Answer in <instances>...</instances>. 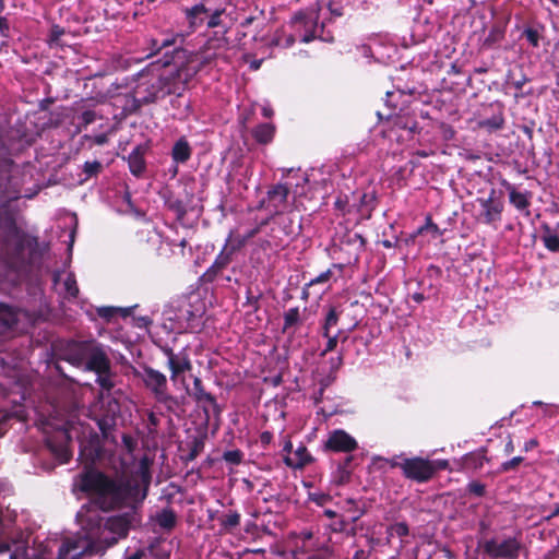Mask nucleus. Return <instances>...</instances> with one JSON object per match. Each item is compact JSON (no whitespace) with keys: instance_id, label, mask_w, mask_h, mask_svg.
<instances>
[{"instance_id":"f257e3e1","label":"nucleus","mask_w":559,"mask_h":559,"mask_svg":"<svg viewBox=\"0 0 559 559\" xmlns=\"http://www.w3.org/2000/svg\"><path fill=\"white\" fill-rule=\"evenodd\" d=\"M150 483V466L145 460L130 477L117 481L97 471L82 474L75 488L93 497L92 506H83L76 514L84 534L53 542L51 547H57V559L100 556L126 536L129 528L140 522L138 507L145 499Z\"/></svg>"},{"instance_id":"f03ea898","label":"nucleus","mask_w":559,"mask_h":559,"mask_svg":"<svg viewBox=\"0 0 559 559\" xmlns=\"http://www.w3.org/2000/svg\"><path fill=\"white\" fill-rule=\"evenodd\" d=\"M214 55L195 56L180 68L166 67L164 72L152 78L148 83H140L134 90V99L140 105L148 104L168 94H178L186 88L189 81L198 73L201 63L209 62Z\"/></svg>"},{"instance_id":"7ed1b4c3","label":"nucleus","mask_w":559,"mask_h":559,"mask_svg":"<svg viewBox=\"0 0 559 559\" xmlns=\"http://www.w3.org/2000/svg\"><path fill=\"white\" fill-rule=\"evenodd\" d=\"M318 12L316 10H306L296 13L290 20L289 27L292 32L284 39L278 38L277 45L290 47L295 41L309 43L314 38L329 40L319 33L323 32V26L318 25Z\"/></svg>"},{"instance_id":"20e7f679","label":"nucleus","mask_w":559,"mask_h":559,"mask_svg":"<svg viewBox=\"0 0 559 559\" xmlns=\"http://www.w3.org/2000/svg\"><path fill=\"white\" fill-rule=\"evenodd\" d=\"M9 511L0 509V555H9V559H29L27 557L28 542L22 534L14 536L13 531L4 518Z\"/></svg>"},{"instance_id":"39448f33","label":"nucleus","mask_w":559,"mask_h":559,"mask_svg":"<svg viewBox=\"0 0 559 559\" xmlns=\"http://www.w3.org/2000/svg\"><path fill=\"white\" fill-rule=\"evenodd\" d=\"M447 461H430L420 456L404 459L403 475L417 483L428 481L439 468H445Z\"/></svg>"},{"instance_id":"423d86ee","label":"nucleus","mask_w":559,"mask_h":559,"mask_svg":"<svg viewBox=\"0 0 559 559\" xmlns=\"http://www.w3.org/2000/svg\"><path fill=\"white\" fill-rule=\"evenodd\" d=\"M259 231V228H252L248 230L245 235H236L234 233H230L223 250L219 252V254L216 257L212 270L215 272H219L223 269H225L231 261L233 254L239 250L245 243L254 237Z\"/></svg>"},{"instance_id":"0eeeda50","label":"nucleus","mask_w":559,"mask_h":559,"mask_svg":"<svg viewBox=\"0 0 559 559\" xmlns=\"http://www.w3.org/2000/svg\"><path fill=\"white\" fill-rule=\"evenodd\" d=\"M138 377L143 381L145 388L152 392L157 402L166 403L171 400L170 394L167 392V378L163 372L145 366L138 373Z\"/></svg>"},{"instance_id":"6e6552de","label":"nucleus","mask_w":559,"mask_h":559,"mask_svg":"<svg viewBox=\"0 0 559 559\" xmlns=\"http://www.w3.org/2000/svg\"><path fill=\"white\" fill-rule=\"evenodd\" d=\"M486 551L491 557L515 559L524 556V549L516 538H495L486 543Z\"/></svg>"},{"instance_id":"1a4fd4ad","label":"nucleus","mask_w":559,"mask_h":559,"mask_svg":"<svg viewBox=\"0 0 559 559\" xmlns=\"http://www.w3.org/2000/svg\"><path fill=\"white\" fill-rule=\"evenodd\" d=\"M477 203L481 209L480 216L484 223L493 224L501 219L503 203L493 189L487 198H478Z\"/></svg>"},{"instance_id":"9d476101","label":"nucleus","mask_w":559,"mask_h":559,"mask_svg":"<svg viewBox=\"0 0 559 559\" xmlns=\"http://www.w3.org/2000/svg\"><path fill=\"white\" fill-rule=\"evenodd\" d=\"M83 368L95 372L110 371V360L104 347L95 341H92L90 344L86 362Z\"/></svg>"},{"instance_id":"9b49d317","label":"nucleus","mask_w":559,"mask_h":559,"mask_svg":"<svg viewBox=\"0 0 559 559\" xmlns=\"http://www.w3.org/2000/svg\"><path fill=\"white\" fill-rule=\"evenodd\" d=\"M325 449L334 452H352L357 449V441L345 430L336 429L330 432Z\"/></svg>"},{"instance_id":"f8f14e48","label":"nucleus","mask_w":559,"mask_h":559,"mask_svg":"<svg viewBox=\"0 0 559 559\" xmlns=\"http://www.w3.org/2000/svg\"><path fill=\"white\" fill-rule=\"evenodd\" d=\"M92 341H71L64 346L62 357L73 366L82 367L86 362V356Z\"/></svg>"},{"instance_id":"ddd939ff","label":"nucleus","mask_w":559,"mask_h":559,"mask_svg":"<svg viewBox=\"0 0 559 559\" xmlns=\"http://www.w3.org/2000/svg\"><path fill=\"white\" fill-rule=\"evenodd\" d=\"M287 197L288 188L280 183L267 192V197L262 204L271 213L280 214L287 207Z\"/></svg>"},{"instance_id":"4468645a","label":"nucleus","mask_w":559,"mask_h":559,"mask_svg":"<svg viewBox=\"0 0 559 559\" xmlns=\"http://www.w3.org/2000/svg\"><path fill=\"white\" fill-rule=\"evenodd\" d=\"M53 283L59 295L68 300L75 299L79 295L76 280L72 273L57 272L53 274Z\"/></svg>"},{"instance_id":"2eb2a0df","label":"nucleus","mask_w":559,"mask_h":559,"mask_svg":"<svg viewBox=\"0 0 559 559\" xmlns=\"http://www.w3.org/2000/svg\"><path fill=\"white\" fill-rule=\"evenodd\" d=\"M342 509L344 512V519H340L338 521L332 524V530L334 532H343L346 528V521L355 523L364 514V510L358 506L357 501L354 499H346L342 506Z\"/></svg>"},{"instance_id":"dca6fc26","label":"nucleus","mask_w":559,"mask_h":559,"mask_svg":"<svg viewBox=\"0 0 559 559\" xmlns=\"http://www.w3.org/2000/svg\"><path fill=\"white\" fill-rule=\"evenodd\" d=\"M284 451L287 453L285 456V463L292 468H302L312 460L307 448L302 444H300L296 450H293L292 443L286 442Z\"/></svg>"},{"instance_id":"f3484780","label":"nucleus","mask_w":559,"mask_h":559,"mask_svg":"<svg viewBox=\"0 0 559 559\" xmlns=\"http://www.w3.org/2000/svg\"><path fill=\"white\" fill-rule=\"evenodd\" d=\"M501 186L508 191L510 203L518 210L523 211L530 206L531 193L525 191L521 192L507 180L501 181Z\"/></svg>"},{"instance_id":"a211bd4d","label":"nucleus","mask_w":559,"mask_h":559,"mask_svg":"<svg viewBox=\"0 0 559 559\" xmlns=\"http://www.w3.org/2000/svg\"><path fill=\"white\" fill-rule=\"evenodd\" d=\"M167 365L171 371V380H176L180 373L189 371L192 368L190 358L185 350L177 353L169 361H167Z\"/></svg>"},{"instance_id":"6ab92c4d","label":"nucleus","mask_w":559,"mask_h":559,"mask_svg":"<svg viewBox=\"0 0 559 559\" xmlns=\"http://www.w3.org/2000/svg\"><path fill=\"white\" fill-rule=\"evenodd\" d=\"M210 9L204 3H199L186 10V17L191 28L195 29L202 26L207 19Z\"/></svg>"},{"instance_id":"aec40b11","label":"nucleus","mask_w":559,"mask_h":559,"mask_svg":"<svg viewBox=\"0 0 559 559\" xmlns=\"http://www.w3.org/2000/svg\"><path fill=\"white\" fill-rule=\"evenodd\" d=\"M60 436V444L56 445L52 441H48V445L50 447L51 451L56 454V456L62 462L66 463L71 456V450H70V436L66 430H62L59 432Z\"/></svg>"},{"instance_id":"412c9836","label":"nucleus","mask_w":559,"mask_h":559,"mask_svg":"<svg viewBox=\"0 0 559 559\" xmlns=\"http://www.w3.org/2000/svg\"><path fill=\"white\" fill-rule=\"evenodd\" d=\"M188 393L198 403L210 404V405L216 406L214 396L204 390V388L202 385V381L199 377H194L193 389L191 391H188Z\"/></svg>"},{"instance_id":"4be33fe9","label":"nucleus","mask_w":559,"mask_h":559,"mask_svg":"<svg viewBox=\"0 0 559 559\" xmlns=\"http://www.w3.org/2000/svg\"><path fill=\"white\" fill-rule=\"evenodd\" d=\"M153 520L156 525L165 531H170L177 523L176 513L169 508L157 511L153 516Z\"/></svg>"},{"instance_id":"5701e85b","label":"nucleus","mask_w":559,"mask_h":559,"mask_svg":"<svg viewBox=\"0 0 559 559\" xmlns=\"http://www.w3.org/2000/svg\"><path fill=\"white\" fill-rule=\"evenodd\" d=\"M264 242H265L264 248L280 250V249L285 248L288 245L289 239L286 236H284L280 231V227H277L274 224V226L271 228V234H270L269 238Z\"/></svg>"},{"instance_id":"b1692460","label":"nucleus","mask_w":559,"mask_h":559,"mask_svg":"<svg viewBox=\"0 0 559 559\" xmlns=\"http://www.w3.org/2000/svg\"><path fill=\"white\" fill-rule=\"evenodd\" d=\"M253 136L262 144L271 142L274 136V126L271 123H262L258 126L253 131Z\"/></svg>"},{"instance_id":"393cba45","label":"nucleus","mask_w":559,"mask_h":559,"mask_svg":"<svg viewBox=\"0 0 559 559\" xmlns=\"http://www.w3.org/2000/svg\"><path fill=\"white\" fill-rule=\"evenodd\" d=\"M338 319L340 312L336 310V308L330 307L322 324V334L324 337H329L331 330L337 325Z\"/></svg>"},{"instance_id":"a878e982","label":"nucleus","mask_w":559,"mask_h":559,"mask_svg":"<svg viewBox=\"0 0 559 559\" xmlns=\"http://www.w3.org/2000/svg\"><path fill=\"white\" fill-rule=\"evenodd\" d=\"M173 157L176 162L183 163L190 157V147L189 144L180 140L178 141L173 148Z\"/></svg>"},{"instance_id":"bb28decb","label":"nucleus","mask_w":559,"mask_h":559,"mask_svg":"<svg viewBox=\"0 0 559 559\" xmlns=\"http://www.w3.org/2000/svg\"><path fill=\"white\" fill-rule=\"evenodd\" d=\"M504 119L501 112L493 115L490 118L479 121V127L488 131H496L503 127Z\"/></svg>"},{"instance_id":"cd10ccee","label":"nucleus","mask_w":559,"mask_h":559,"mask_svg":"<svg viewBox=\"0 0 559 559\" xmlns=\"http://www.w3.org/2000/svg\"><path fill=\"white\" fill-rule=\"evenodd\" d=\"M277 227H280V231L286 236L288 239L292 238L294 234H296L297 229L295 228L293 221L288 216H281L274 223Z\"/></svg>"},{"instance_id":"c85d7f7f","label":"nucleus","mask_w":559,"mask_h":559,"mask_svg":"<svg viewBox=\"0 0 559 559\" xmlns=\"http://www.w3.org/2000/svg\"><path fill=\"white\" fill-rule=\"evenodd\" d=\"M545 230L543 236L545 247L552 252H559V236L549 227H545Z\"/></svg>"},{"instance_id":"c756f323","label":"nucleus","mask_w":559,"mask_h":559,"mask_svg":"<svg viewBox=\"0 0 559 559\" xmlns=\"http://www.w3.org/2000/svg\"><path fill=\"white\" fill-rule=\"evenodd\" d=\"M219 523L223 528L229 531L240 523V514L238 512L230 511L219 519Z\"/></svg>"},{"instance_id":"7c9ffc66","label":"nucleus","mask_w":559,"mask_h":559,"mask_svg":"<svg viewBox=\"0 0 559 559\" xmlns=\"http://www.w3.org/2000/svg\"><path fill=\"white\" fill-rule=\"evenodd\" d=\"M301 321L298 308H290L284 313V330L298 324Z\"/></svg>"},{"instance_id":"2f4dec72","label":"nucleus","mask_w":559,"mask_h":559,"mask_svg":"<svg viewBox=\"0 0 559 559\" xmlns=\"http://www.w3.org/2000/svg\"><path fill=\"white\" fill-rule=\"evenodd\" d=\"M129 167L133 175L139 176L145 167L143 158L138 153L131 154L129 156Z\"/></svg>"},{"instance_id":"473e14b6","label":"nucleus","mask_w":559,"mask_h":559,"mask_svg":"<svg viewBox=\"0 0 559 559\" xmlns=\"http://www.w3.org/2000/svg\"><path fill=\"white\" fill-rule=\"evenodd\" d=\"M97 373V382L102 386V389L109 391L114 386V382L110 377L109 371L105 372H96Z\"/></svg>"},{"instance_id":"72a5a7b5","label":"nucleus","mask_w":559,"mask_h":559,"mask_svg":"<svg viewBox=\"0 0 559 559\" xmlns=\"http://www.w3.org/2000/svg\"><path fill=\"white\" fill-rule=\"evenodd\" d=\"M223 13V10H214L212 11L210 9V13H209V16L206 19V25L207 27L210 28H214V27H217L221 25V15Z\"/></svg>"},{"instance_id":"f704fd0d","label":"nucleus","mask_w":559,"mask_h":559,"mask_svg":"<svg viewBox=\"0 0 559 559\" xmlns=\"http://www.w3.org/2000/svg\"><path fill=\"white\" fill-rule=\"evenodd\" d=\"M187 329H194L195 326H198L200 324V319L202 317V312H200L199 310L197 311H190V310H187Z\"/></svg>"},{"instance_id":"c9c22d12","label":"nucleus","mask_w":559,"mask_h":559,"mask_svg":"<svg viewBox=\"0 0 559 559\" xmlns=\"http://www.w3.org/2000/svg\"><path fill=\"white\" fill-rule=\"evenodd\" d=\"M389 533L391 536L396 535L399 537H403L408 534V526L403 522L395 523L390 526Z\"/></svg>"},{"instance_id":"e433bc0d","label":"nucleus","mask_w":559,"mask_h":559,"mask_svg":"<svg viewBox=\"0 0 559 559\" xmlns=\"http://www.w3.org/2000/svg\"><path fill=\"white\" fill-rule=\"evenodd\" d=\"M118 312H122V309L116 307H100L97 309L98 316L107 320H110Z\"/></svg>"},{"instance_id":"4c0bfd02","label":"nucleus","mask_w":559,"mask_h":559,"mask_svg":"<svg viewBox=\"0 0 559 559\" xmlns=\"http://www.w3.org/2000/svg\"><path fill=\"white\" fill-rule=\"evenodd\" d=\"M100 168H102V164L97 160L85 162V164H84V173L87 175V177L97 175L99 173Z\"/></svg>"},{"instance_id":"58836bf2","label":"nucleus","mask_w":559,"mask_h":559,"mask_svg":"<svg viewBox=\"0 0 559 559\" xmlns=\"http://www.w3.org/2000/svg\"><path fill=\"white\" fill-rule=\"evenodd\" d=\"M224 460L231 464H239L242 460V453L238 450H231L224 453Z\"/></svg>"},{"instance_id":"ea45409f","label":"nucleus","mask_w":559,"mask_h":559,"mask_svg":"<svg viewBox=\"0 0 559 559\" xmlns=\"http://www.w3.org/2000/svg\"><path fill=\"white\" fill-rule=\"evenodd\" d=\"M226 45H227V40H226L224 34H222L219 37H217L215 39H210L206 43V50L225 48Z\"/></svg>"},{"instance_id":"a19ab883","label":"nucleus","mask_w":559,"mask_h":559,"mask_svg":"<svg viewBox=\"0 0 559 559\" xmlns=\"http://www.w3.org/2000/svg\"><path fill=\"white\" fill-rule=\"evenodd\" d=\"M97 118V115L94 110H84L80 116H79V119H80V122L81 124H83L84 127L93 123Z\"/></svg>"},{"instance_id":"79ce46f5","label":"nucleus","mask_w":559,"mask_h":559,"mask_svg":"<svg viewBox=\"0 0 559 559\" xmlns=\"http://www.w3.org/2000/svg\"><path fill=\"white\" fill-rule=\"evenodd\" d=\"M309 499L318 506H324L331 501L330 495L323 492H312L309 495Z\"/></svg>"},{"instance_id":"37998d69","label":"nucleus","mask_w":559,"mask_h":559,"mask_svg":"<svg viewBox=\"0 0 559 559\" xmlns=\"http://www.w3.org/2000/svg\"><path fill=\"white\" fill-rule=\"evenodd\" d=\"M64 34L63 28L55 25L50 29L49 34V44L52 45H59L60 37Z\"/></svg>"},{"instance_id":"c03bdc74","label":"nucleus","mask_w":559,"mask_h":559,"mask_svg":"<svg viewBox=\"0 0 559 559\" xmlns=\"http://www.w3.org/2000/svg\"><path fill=\"white\" fill-rule=\"evenodd\" d=\"M524 36L526 37V39L528 40V43L533 47H538V45H539V35H538V32L536 29L526 28L524 31Z\"/></svg>"},{"instance_id":"a18cd8bd","label":"nucleus","mask_w":559,"mask_h":559,"mask_svg":"<svg viewBox=\"0 0 559 559\" xmlns=\"http://www.w3.org/2000/svg\"><path fill=\"white\" fill-rule=\"evenodd\" d=\"M174 44H175V39H173V38H165L160 43L156 39H153L152 40V48H153L152 55L155 52H158L163 47H168ZM148 56H151V53Z\"/></svg>"},{"instance_id":"49530a36","label":"nucleus","mask_w":559,"mask_h":559,"mask_svg":"<svg viewBox=\"0 0 559 559\" xmlns=\"http://www.w3.org/2000/svg\"><path fill=\"white\" fill-rule=\"evenodd\" d=\"M468 491L477 497H481L485 493V486L479 481H472L468 484Z\"/></svg>"},{"instance_id":"de8ad7c7","label":"nucleus","mask_w":559,"mask_h":559,"mask_svg":"<svg viewBox=\"0 0 559 559\" xmlns=\"http://www.w3.org/2000/svg\"><path fill=\"white\" fill-rule=\"evenodd\" d=\"M522 462H523L522 456H515V457L502 463L501 468H502V471L508 472V471H511V469H514L515 467H518Z\"/></svg>"},{"instance_id":"09e8293b","label":"nucleus","mask_w":559,"mask_h":559,"mask_svg":"<svg viewBox=\"0 0 559 559\" xmlns=\"http://www.w3.org/2000/svg\"><path fill=\"white\" fill-rule=\"evenodd\" d=\"M401 96V92H386V98L385 104L390 107L395 109L397 107L396 98Z\"/></svg>"},{"instance_id":"8fccbe9b","label":"nucleus","mask_w":559,"mask_h":559,"mask_svg":"<svg viewBox=\"0 0 559 559\" xmlns=\"http://www.w3.org/2000/svg\"><path fill=\"white\" fill-rule=\"evenodd\" d=\"M338 335H340V332L336 333L335 335H330L329 334V337L328 338V342H326V346L323 350V354L328 353V352H332L333 349H335L336 345H337V341H338Z\"/></svg>"},{"instance_id":"3c124183","label":"nucleus","mask_w":559,"mask_h":559,"mask_svg":"<svg viewBox=\"0 0 559 559\" xmlns=\"http://www.w3.org/2000/svg\"><path fill=\"white\" fill-rule=\"evenodd\" d=\"M331 271H325L323 273H321L320 275H318L317 277L312 278L309 283V285H314V284H319V283H325L329 281L330 276H331Z\"/></svg>"},{"instance_id":"603ef678","label":"nucleus","mask_w":559,"mask_h":559,"mask_svg":"<svg viewBox=\"0 0 559 559\" xmlns=\"http://www.w3.org/2000/svg\"><path fill=\"white\" fill-rule=\"evenodd\" d=\"M404 459H405L404 456L400 455V456L392 457L388 462H389L391 467H397V468H400L403 472Z\"/></svg>"},{"instance_id":"864d4df0","label":"nucleus","mask_w":559,"mask_h":559,"mask_svg":"<svg viewBox=\"0 0 559 559\" xmlns=\"http://www.w3.org/2000/svg\"><path fill=\"white\" fill-rule=\"evenodd\" d=\"M162 352L164 353V355L167 357V361H169L177 353H175L173 350V348L168 347V346H164L162 347Z\"/></svg>"},{"instance_id":"5fc2aeb1","label":"nucleus","mask_w":559,"mask_h":559,"mask_svg":"<svg viewBox=\"0 0 559 559\" xmlns=\"http://www.w3.org/2000/svg\"><path fill=\"white\" fill-rule=\"evenodd\" d=\"M108 138L105 133L98 134L94 138V142L98 145H103L107 142Z\"/></svg>"},{"instance_id":"6e6d98bb","label":"nucleus","mask_w":559,"mask_h":559,"mask_svg":"<svg viewBox=\"0 0 559 559\" xmlns=\"http://www.w3.org/2000/svg\"><path fill=\"white\" fill-rule=\"evenodd\" d=\"M262 115L265 118H271L273 116V109L270 107V105L266 104L262 107Z\"/></svg>"},{"instance_id":"4d7b16f0","label":"nucleus","mask_w":559,"mask_h":559,"mask_svg":"<svg viewBox=\"0 0 559 559\" xmlns=\"http://www.w3.org/2000/svg\"><path fill=\"white\" fill-rule=\"evenodd\" d=\"M535 447H537V440L535 439H531L528 441L525 442L524 444V450L525 451H528V450H532L534 449Z\"/></svg>"},{"instance_id":"13d9d810","label":"nucleus","mask_w":559,"mask_h":559,"mask_svg":"<svg viewBox=\"0 0 559 559\" xmlns=\"http://www.w3.org/2000/svg\"><path fill=\"white\" fill-rule=\"evenodd\" d=\"M99 456V451L98 449H93L91 450V452L88 453V461L90 462H94L97 457Z\"/></svg>"},{"instance_id":"bf43d9fd","label":"nucleus","mask_w":559,"mask_h":559,"mask_svg":"<svg viewBox=\"0 0 559 559\" xmlns=\"http://www.w3.org/2000/svg\"><path fill=\"white\" fill-rule=\"evenodd\" d=\"M341 364H342V357H341V356H338V357H336V358L332 359V366H333L334 368H336V369H337V368L341 366Z\"/></svg>"},{"instance_id":"052dcab7","label":"nucleus","mask_w":559,"mask_h":559,"mask_svg":"<svg viewBox=\"0 0 559 559\" xmlns=\"http://www.w3.org/2000/svg\"><path fill=\"white\" fill-rule=\"evenodd\" d=\"M324 515L330 519H333V518H336V512L333 510L326 509V510H324Z\"/></svg>"},{"instance_id":"680f3d73","label":"nucleus","mask_w":559,"mask_h":559,"mask_svg":"<svg viewBox=\"0 0 559 559\" xmlns=\"http://www.w3.org/2000/svg\"><path fill=\"white\" fill-rule=\"evenodd\" d=\"M261 62H262V60H255V61H253V62L251 63V66H250V67H251L253 70H258V69L260 68V66H261Z\"/></svg>"},{"instance_id":"e2e57ef3","label":"nucleus","mask_w":559,"mask_h":559,"mask_svg":"<svg viewBox=\"0 0 559 559\" xmlns=\"http://www.w3.org/2000/svg\"><path fill=\"white\" fill-rule=\"evenodd\" d=\"M511 451H513V443L512 440H509L508 443L506 444V452L510 453Z\"/></svg>"},{"instance_id":"0e129e2a","label":"nucleus","mask_w":559,"mask_h":559,"mask_svg":"<svg viewBox=\"0 0 559 559\" xmlns=\"http://www.w3.org/2000/svg\"><path fill=\"white\" fill-rule=\"evenodd\" d=\"M131 441H132V440H131V438H130V437L123 436V442L126 443V445H127L128 448H130V447H131Z\"/></svg>"},{"instance_id":"69168bd1","label":"nucleus","mask_w":559,"mask_h":559,"mask_svg":"<svg viewBox=\"0 0 559 559\" xmlns=\"http://www.w3.org/2000/svg\"><path fill=\"white\" fill-rule=\"evenodd\" d=\"M382 245H383V247H385V248H392V247H393V243H392L390 240H383V241H382Z\"/></svg>"},{"instance_id":"338daca9","label":"nucleus","mask_w":559,"mask_h":559,"mask_svg":"<svg viewBox=\"0 0 559 559\" xmlns=\"http://www.w3.org/2000/svg\"><path fill=\"white\" fill-rule=\"evenodd\" d=\"M304 537H305V539H310L312 537V533L306 532V533H304Z\"/></svg>"},{"instance_id":"774afa93","label":"nucleus","mask_w":559,"mask_h":559,"mask_svg":"<svg viewBox=\"0 0 559 559\" xmlns=\"http://www.w3.org/2000/svg\"><path fill=\"white\" fill-rule=\"evenodd\" d=\"M414 299L416 301H420V300H423V296L420 294H417V295L414 296Z\"/></svg>"}]
</instances>
